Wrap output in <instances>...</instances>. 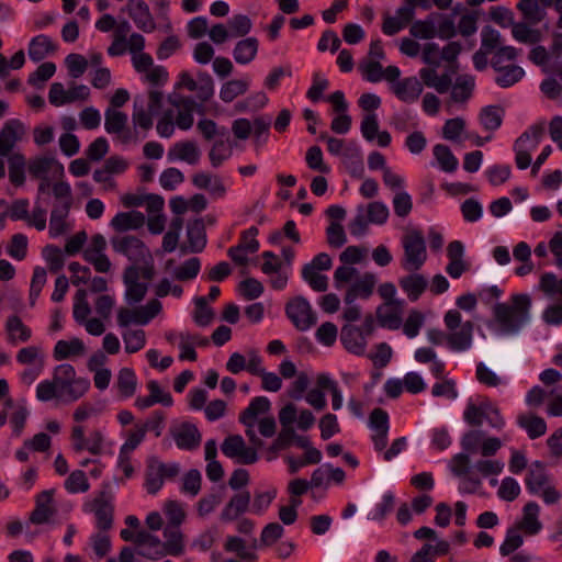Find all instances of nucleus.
<instances>
[{"label":"nucleus","mask_w":562,"mask_h":562,"mask_svg":"<svg viewBox=\"0 0 562 562\" xmlns=\"http://www.w3.org/2000/svg\"><path fill=\"white\" fill-rule=\"evenodd\" d=\"M90 389L87 378H77L75 368L69 363L57 366L52 380H44L36 387V397L41 402L54 398L64 402H75L82 397Z\"/></svg>","instance_id":"nucleus-1"},{"label":"nucleus","mask_w":562,"mask_h":562,"mask_svg":"<svg viewBox=\"0 0 562 562\" xmlns=\"http://www.w3.org/2000/svg\"><path fill=\"white\" fill-rule=\"evenodd\" d=\"M530 307L531 299L528 294H514L512 304L496 303L493 315L503 334L515 335L529 322Z\"/></svg>","instance_id":"nucleus-2"},{"label":"nucleus","mask_w":562,"mask_h":562,"mask_svg":"<svg viewBox=\"0 0 562 562\" xmlns=\"http://www.w3.org/2000/svg\"><path fill=\"white\" fill-rule=\"evenodd\" d=\"M441 49L436 43H426L422 52V60L428 66L419 70V77L423 83L435 89L438 93H446L450 90L451 76L448 72L438 75L442 57Z\"/></svg>","instance_id":"nucleus-3"},{"label":"nucleus","mask_w":562,"mask_h":562,"mask_svg":"<svg viewBox=\"0 0 562 562\" xmlns=\"http://www.w3.org/2000/svg\"><path fill=\"white\" fill-rule=\"evenodd\" d=\"M404 256L402 267L406 271L419 270L427 260L426 240L423 232L417 228L407 229L402 237Z\"/></svg>","instance_id":"nucleus-4"},{"label":"nucleus","mask_w":562,"mask_h":562,"mask_svg":"<svg viewBox=\"0 0 562 562\" xmlns=\"http://www.w3.org/2000/svg\"><path fill=\"white\" fill-rule=\"evenodd\" d=\"M389 214L387 206L380 201L371 202L367 206L359 205L355 218L349 224L350 234L364 235L369 224L382 225L387 221Z\"/></svg>","instance_id":"nucleus-5"},{"label":"nucleus","mask_w":562,"mask_h":562,"mask_svg":"<svg viewBox=\"0 0 562 562\" xmlns=\"http://www.w3.org/2000/svg\"><path fill=\"white\" fill-rule=\"evenodd\" d=\"M179 473V463H164L155 456L149 457L146 463L145 488L148 494L155 495L162 487L165 480H172Z\"/></svg>","instance_id":"nucleus-6"},{"label":"nucleus","mask_w":562,"mask_h":562,"mask_svg":"<svg viewBox=\"0 0 562 562\" xmlns=\"http://www.w3.org/2000/svg\"><path fill=\"white\" fill-rule=\"evenodd\" d=\"M127 114L113 108H108L104 112V128L109 134L116 135L123 145L137 144L139 142V132L132 131L127 126Z\"/></svg>","instance_id":"nucleus-7"},{"label":"nucleus","mask_w":562,"mask_h":562,"mask_svg":"<svg viewBox=\"0 0 562 562\" xmlns=\"http://www.w3.org/2000/svg\"><path fill=\"white\" fill-rule=\"evenodd\" d=\"M285 314L301 331H305L314 326L317 322L316 314L313 312L311 304L304 296H296L285 306Z\"/></svg>","instance_id":"nucleus-8"},{"label":"nucleus","mask_w":562,"mask_h":562,"mask_svg":"<svg viewBox=\"0 0 562 562\" xmlns=\"http://www.w3.org/2000/svg\"><path fill=\"white\" fill-rule=\"evenodd\" d=\"M85 510L94 513L100 530L106 531L112 528L114 508L110 493L101 491L92 502L85 504Z\"/></svg>","instance_id":"nucleus-9"},{"label":"nucleus","mask_w":562,"mask_h":562,"mask_svg":"<svg viewBox=\"0 0 562 562\" xmlns=\"http://www.w3.org/2000/svg\"><path fill=\"white\" fill-rule=\"evenodd\" d=\"M111 245L114 251L122 254L128 260L137 263L150 259V252L145 244L137 237L126 235L122 237H113Z\"/></svg>","instance_id":"nucleus-10"},{"label":"nucleus","mask_w":562,"mask_h":562,"mask_svg":"<svg viewBox=\"0 0 562 562\" xmlns=\"http://www.w3.org/2000/svg\"><path fill=\"white\" fill-rule=\"evenodd\" d=\"M123 12H127L137 29L145 33H150L156 30V22L150 13L148 4L144 0H128Z\"/></svg>","instance_id":"nucleus-11"},{"label":"nucleus","mask_w":562,"mask_h":562,"mask_svg":"<svg viewBox=\"0 0 562 562\" xmlns=\"http://www.w3.org/2000/svg\"><path fill=\"white\" fill-rule=\"evenodd\" d=\"M170 435L179 449L188 451L195 450L202 439L198 427L189 422L172 426L170 428Z\"/></svg>","instance_id":"nucleus-12"},{"label":"nucleus","mask_w":562,"mask_h":562,"mask_svg":"<svg viewBox=\"0 0 562 562\" xmlns=\"http://www.w3.org/2000/svg\"><path fill=\"white\" fill-rule=\"evenodd\" d=\"M25 134V125L18 119L8 120L0 131V156H7Z\"/></svg>","instance_id":"nucleus-13"},{"label":"nucleus","mask_w":562,"mask_h":562,"mask_svg":"<svg viewBox=\"0 0 562 562\" xmlns=\"http://www.w3.org/2000/svg\"><path fill=\"white\" fill-rule=\"evenodd\" d=\"M136 553L149 560H158L166 555L162 542L148 531L140 530L135 536Z\"/></svg>","instance_id":"nucleus-14"},{"label":"nucleus","mask_w":562,"mask_h":562,"mask_svg":"<svg viewBox=\"0 0 562 562\" xmlns=\"http://www.w3.org/2000/svg\"><path fill=\"white\" fill-rule=\"evenodd\" d=\"M54 492L55 490H45L36 495L35 508L30 515V521L35 525H42L49 520L55 515L56 508L54 506Z\"/></svg>","instance_id":"nucleus-15"},{"label":"nucleus","mask_w":562,"mask_h":562,"mask_svg":"<svg viewBox=\"0 0 562 562\" xmlns=\"http://www.w3.org/2000/svg\"><path fill=\"white\" fill-rule=\"evenodd\" d=\"M403 301L385 302L376 308V318L381 327L395 330L402 325Z\"/></svg>","instance_id":"nucleus-16"},{"label":"nucleus","mask_w":562,"mask_h":562,"mask_svg":"<svg viewBox=\"0 0 562 562\" xmlns=\"http://www.w3.org/2000/svg\"><path fill=\"white\" fill-rule=\"evenodd\" d=\"M201 151L193 140H181L175 143L167 153L169 161H186L189 165H196L200 160Z\"/></svg>","instance_id":"nucleus-17"},{"label":"nucleus","mask_w":562,"mask_h":562,"mask_svg":"<svg viewBox=\"0 0 562 562\" xmlns=\"http://www.w3.org/2000/svg\"><path fill=\"white\" fill-rule=\"evenodd\" d=\"M376 278L371 272L363 273L356 282L348 289L345 295V303L352 304L357 299H369L374 290Z\"/></svg>","instance_id":"nucleus-18"},{"label":"nucleus","mask_w":562,"mask_h":562,"mask_svg":"<svg viewBox=\"0 0 562 562\" xmlns=\"http://www.w3.org/2000/svg\"><path fill=\"white\" fill-rule=\"evenodd\" d=\"M340 341L349 352L356 356H362L366 352L367 339L359 327L352 325L342 326Z\"/></svg>","instance_id":"nucleus-19"},{"label":"nucleus","mask_w":562,"mask_h":562,"mask_svg":"<svg viewBox=\"0 0 562 562\" xmlns=\"http://www.w3.org/2000/svg\"><path fill=\"white\" fill-rule=\"evenodd\" d=\"M209 338L203 337L196 333L190 331H181L179 333V348H180V360H196V351L195 346L198 347H206L209 346Z\"/></svg>","instance_id":"nucleus-20"},{"label":"nucleus","mask_w":562,"mask_h":562,"mask_svg":"<svg viewBox=\"0 0 562 562\" xmlns=\"http://www.w3.org/2000/svg\"><path fill=\"white\" fill-rule=\"evenodd\" d=\"M391 89L401 101L413 103L422 94L423 83L416 77H407L394 82Z\"/></svg>","instance_id":"nucleus-21"},{"label":"nucleus","mask_w":562,"mask_h":562,"mask_svg":"<svg viewBox=\"0 0 562 562\" xmlns=\"http://www.w3.org/2000/svg\"><path fill=\"white\" fill-rule=\"evenodd\" d=\"M189 247L181 246L182 252H201L206 245L205 226L202 218H196L187 225Z\"/></svg>","instance_id":"nucleus-22"},{"label":"nucleus","mask_w":562,"mask_h":562,"mask_svg":"<svg viewBox=\"0 0 562 562\" xmlns=\"http://www.w3.org/2000/svg\"><path fill=\"white\" fill-rule=\"evenodd\" d=\"M249 505L250 493L248 491L238 492L231 497L223 508L221 519L223 521L236 520L240 515L245 514L249 509Z\"/></svg>","instance_id":"nucleus-23"},{"label":"nucleus","mask_w":562,"mask_h":562,"mask_svg":"<svg viewBox=\"0 0 562 562\" xmlns=\"http://www.w3.org/2000/svg\"><path fill=\"white\" fill-rule=\"evenodd\" d=\"M494 70L497 72L495 82L501 88H509L520 81L525 76V70L517 65H499V60H492Z\"/></svg>","instance_id":"nucleus-24"},{"label":"nucleus","mask_w":562,"mask_h":562,"mask_svg":"<svg viewBox=\"0 0 562 562\" xmlns=\"http://www.w3.org/2000/svg\"><path fill=\"white\" fill-rule=\"evenodd\" d=\"M540 507L536 502H528L522 509V518L514 526L519 530L525 531L526 535H537L542 529V524L539 520Z\"/></svg>","instance_id":"nucleus-25"},{"label":"nucleus","mask_w":562,"mask_h":562,"mask_svg":"<svg viewBox=\"0 0 562 562\" xmlns=\"http://www.w3.org/2000/svg\"><path fill=\"white\" fill-rule=\"evenodd\" d=\"M341 161L351 177L362 178L364 173L363 157L355 142L347 144Z\"/></svg>","instance_id":"nucleus-26"},{"label":"nucleus","mask_w":562,"mask_h":562,"mask_svg":"<svg viewBox=\"0 0 562 562\" xmlns=\"http://www.w3.org/2000/svg\"><path fill=\"white\" fill-rule=\"evenodd\" d=\"M271 403L266 396L254 397L249 405L240 413L239 422L246 427H255L259 415L267 413Z\"/></svg>","instance_id":"nucleus-27"},{"label":"nucleus","mask_w":562,"mask_h":562,"mask_svg":"<svg viewBox=\"0 0 562 562\" xmlns=\"http://www.w3.org/2000/svg\"><path fill=\"white\" fill-rule=\"evenodd\" d=\"M473 323L464 322L460 328L448 334V347L453 351L468 350L472 345Z\"/></svg>","instance_id":"nucleus-28"},{"label":"nucleus","mask_w":562,"mask_h":562,"mask_svg":"<svg viewBox=\"0 0 562 562\" xmlns=\"http://www.w3.org/2000/svg\"><path fill=\"white\" fill-rule=\"evenodd\" d=\"M145 222V215L139 211L120 212L111 220V226L116 232H126L143 227Z\"/></svg>","instance_id":"nucleus-29"},{"label":"nucleus","mask_w":562,"mask_h":562,"mask_svg":"<svg viewBox=\"0 0 562 562\" xmlns=\"http://www.w3.org/2000/svg\"><path fill=\"white\" fill-rule=\"evenodd\" d=\"M259 42L256 37H247L236 43L233 57L239 65L250 64L257 56Z\"/></svg>","instance_id":"nucleus-30"},{"label":"nucleus","mask_w":562,"mask_h":562,"mask_svg":"<svg viewBox=\"0 0 562 562\" xmlns=\"http://www.w3.org/2000/svg\"><path fill=\"white\" fill-rule=\"evenodd\" d=\"M475 79L472 75L463 74L457 77L454 85L450 86V98L453 102H467L473 94Z\"/></svg>","instance_id":"nucleus-31"},{"label":"nucleus","mask_w":562,"mask_h":562,"mask_svg":"<svg viewBox=\"0 0 562 562\" xmlns=\"http://www.w3.org/2000/svg\"><path fill=\"white\" fill-rule=\"evenodd\" d=\"M57 46L53 41L44 34L33 37L29 44V57L31 60L37 63L43 60L49 54L55 53Z\"/></svg>","instance_id":"nucleus-32"},{"label":"nucleus","mask_w":562,"mask_h":562,"mask_svg":"<svg viewBox=\"0 0 562 562\" xmlns=\"http://www.w3.org/2000/svg\"><path fill=\"white\" fill-rule=\"evenodd\" d=\"M548 475L544 464L541 461H535L525 479V484L530 494H538L541 488L547 486Z\"/></svg>","instance_id":"nucleus-33"},{"label":"nucleus","mask_w":562,"mask_h":562,"mask_svg":"<svg viewBox=\"0 0 562 562\" xmlns=\"http://www.w3.org/2000/svg\"><path fill=\"white\" fill-rule=\"evenodd\" d=\"M449 467L456 476H468V481L473 484L474 490L481 485V480L471 475L470 456L468 453L460 452L453 456Z\"/></svg>","instance_id":"nucleus-34"},{"label":"nucleus","mask_w":562,"mask_h":562,"mask_svg":"<svg viewBox=\"0 0 562 562\" xmlns=\"http://www.w3.org/2000/svg\"><path fill=\"white\" fill-rule=\"evenodd\" d=\"M538 0H520L517 9L521 12L528 24L536 25L546 16V9Z\"/></svg>","instance_id":"nucleus-35"},{"label":"nucleus","mask_w":562,"mask_h":562,"mask_svg":"<svg viewBox=\"0 0 562 562\" xmlns=\"http://www.w3.org/2000/svg\"><path fill=\"white\" fill-rule=\"evenodd\" d=\"M400 286L406 292L408 299L415 302L427 288V280L424 276L412 273L400 280Z\"/></svg>","instance_id":"nucleus-36"},{"label":"nucleus","mask_w":562,"mask_h":562,"mask_svg":"<svg viewBox=\"0 0 562 562\" xmlns=\"http://www.w3.org/2000/svg\"><path fill=\"white\" fill-rule=\"evenodd\" d=\"M154 114L145 109L143 99L135 98L132 113V122L134 128L132 131H138V128L148 132L153 125Z\"/></svg>","instance_id":"nucleus-37"},{"label":"nucleus","mask_w":562,"mask_h":562,"mask_svg":"<svg viewBox=\"0 0 562 562\" xmlns=\"http://www.w3.org/2000/svg\"><path fill=\"white\" fill-rule=\"evenodd\" d=\"M85 352V345L81 339L58 340L54 348V358L57 361L67 359L71 356H80Z\"/></svg>","instance_id":"nucleus-38"},{"label":"nucleus","mask_w":562,"mask_h":562,"mask_svg":"<svg viewBox=\"0 0 562 562\" xmlns=\"http://www.w3.org/2000/svg\"><path fill=\"white\" fill-rule=\"evenodd\" d=\"M517 424L527 431L530 439L539 438L547 431L544 419L536 415H519Z\"/></svg>","instance_id":"nucleus-39"},{"label":"nucleus","mask_w":562,"mask_h":562,"mask_svg":"<svg viewBox=\"0 0 562 562\" xmlns=\"http://www.w3.org/2000/svg\"><path fill=\"white\" fill-rule=\"evenodd\" d=\"M504 110L497 105L484 106L480 114L479 120L486 131H496L503 122Z\"/></svg>","instance_id":"nucleus-40"},{"label":"nucleus","mask_w":562,"mask_h":562,"mask_svg":"<svg viewBox=\"0 0 562 562\" xmlns=\"http://www.w3.org/2000/svg\"><path fill=\"white\" fill-rule=\"evenodd\" d=\"M249 88V81L247 79H233L226 81L221 90L220 98L225 103H229L237 97L243 95Z\"/></svg>","instance_id":"nucleus-41"},{"label":"nucleus","mask_w":562,"mask_h":562,"mask_svg":"<svg viewBox=\"0 0 562 562\" xmlns=\"http://www.w3.org/2000/svg\"><path fill=\"white\" fill-rule=\"evenodd\" d=\"M434 156L438 161L441 170L445 172H453L458 168V159L452 154L451 149L443 144H437L434 146Z\"/></svg>","instance_id":"nucleus-42"},{"label":"nucleus","mask_w":562,"mask_h":562,"mask_svg":"<svg viewBox=\"0 0 562 562\" xmlns=\"http://www.w3.org/2000/svg\"><path fill=\"white\" fill-rule=\"evenodd\" d=\"M164 536L166 541L162 542L164 550H166V554L179 557L183 553V536L178 528L175 529L167 528L164 531Z\"/></svg>","instance_id":"nucleus-43"},{"label":"nucleus","mask_w":562,"mask_h":562,"mask_svg":"<svg viewBox=\"0 0 562 562\" xmlns=\"http://www.w3.org/2000/svg\"><path fill=\"white\" fill-rule=\"evenodd\" d=\"M233 154V148L227 144V139H216L210 151L209 159L213 168H218L225 160H227Z\"/></svg>","instance_id":"nucleus-44"},{"label":"nucleus","mask_w":562,"mask_h":562,"mask_svg":"<svg viewBox=\"0 0 562 562\" xmlns=\"http://www.w3.org/2000/svg\"><path fill=\"white\" fill-rule=\"evenodd\" d=\"M312 265H304L302 268L303 280L317 292H325L328 288V278L319 273Z\"/></svg>","instance_id":"nucleus-45"},{"label":"nucleus","mask_w":562,"mask_h":562,"mask_svg":"<svg viewBox=\"0 0 562 562\" xmlns=\"http://www.w3.org/2000/svg\"><path fill=\"white\" fill-rule=\"evenodd\" d=\"M529 136L527 134H521L514 144V151L516 154L515 160L516 165L519 169H527L531 164L530 151L533 150V147L527 145Z\"/></svg>","instance_id":"nucleus-46"},{"label":"nucleus","mask_w":562,"mask_h":562,"mask_svg":"<svg viewBox=\"0 0 562 562\" xmlns=\"http://www.w3.org/2000/svg\"><path fill=\"white\" fill-rule=\"evenodd\" d=\"M116 385L123 397L133 396L137 386L135 372L130 368L121 369L117 375Z\"/></svg>","instance_id":"nucleus-47"},{"label":"nucleus","mask_w":562,"mask_h":562,"mask_svg":"<svg viewBox=\"0 0 562 562\" xmlns=\"http://www.w3.org/2000/svg\"><path fill=\"white\" fill-rule=\"evenodd\" d=\"M25 158L22 154H13L9 157V179L14 186H22L25 180Z\"/></svg>","instance_id":"nucleus-48"},{"label":"nucleus","mask_w":562,"mask_h":562,"mask_svg":"<svg viewBox=\"0 0 562 562\" xmlns=\"http://www.w3.org/2000/svg\"><path fill=\"white\" fill-rule=\"evenodd\" d=\"M57 164L56 159L52 156H40L30 160L27 170L34 178L47 177L53 166Z\"/></svg>","instance_id":"nucleus-49"},{"label":"nucleus","mask_w":562,"mask_h":562,"mask_svg":"<svg viewBox=\"0 0 562 562\" xmlns=\"http://www.w3.org/2000/svg\"><path fill=\"white\" fill-rule=\"evenodd\" d=\"M194 323L200 327L209 326L214 318V311L207 306V299L204 296H199L194 300Z\"/></svg>","instance_id":"nucleus-50"},{"label":"nucleus","mask_w":562,"mask_h":562,"mask_svg":"<svg viewBox=\"0 0 562 562\" xmlns=\"http://www.w3.org/2000/svg\"><path fill=\"white\" fill-rule=\"evenodd\" d=\"M524 538L521 536V530L513 526L507 529L505 540L501 544L499 552L503 557H507L520 548Z\"/></svg>","instance_id":"nucleus-51"},{"label":"nucleus","mask_w":562,"mask_h":562,"mask_svg":"<svg viewBox=\"0 0 562 562\" xmlns=\"http://www.w3.org/2000/svg\"><path fill=\"white\" fill-rule=\"evenodd\" d=\"M29 240L22 233L14 234L7 246V252L15 260H23L27 255Z\"/></svg>","instance_id":"nucleus-52"},{"label":"nucleus","mask_w":562,"mask_h":562,"mask_svg":"<svg viewBox=\"0 0 562 562\" xmlns=\"http://www.w3.org/2000/svg\"><path fill=\"white\" fill-rule=\"evenodd\" d=\"M90 313L91 308L87 301V291L85 289H79L75 295L72 311L74 318L78 324L82 325Z\"/></svg>","instance_id":"nucleus-53"},{"label":"nucleus","mask_w":562,"mask_h":562,"mask_svg":"<svg viewBox=\"0 0 562 562\" xmlns=\"http://www.w3.org/2000/svg\"><path fill=\"white\" fill-rule=\"evenodd\" d=\"M227 24L232 37H243L247 35L252 27L251 20L245 14L233 15Z\"/></svg>","instance_id":"nucleus-54"},{"label":"nucleus","mask_w":562,"mask_h":562,"mask_svg":"<svg viewBox=\"0 0 562 562\" xmlns=\"http://www.w3.org/2000/svg\"><path fill=\"white\" fill-rule=\"evenodd\" d=\"M90 485L86 473L81 470L72 471L65 481V488L71 493H85L89 490Z\"/></svg>","instance_id":"nucleus-55"},{"label":"nucleus","mask_w":562,"mask_h":562,"mask_svg":"<svg viewBox=\"0 0 562 562\" xmlns=\"http://www.w3.org/2000/svg\"><path fill=\"white\" fill-rule=\"evenodd\" d=\"M125 351L134 353L144 348L146 344V335L143 329L127 330L123 334Z\"/></svg>","instance_id":"nucleus-56"},{"label":"nucleus","mask_w":562,"mask_h":562,"mask_svg":"<svg viewBox=\"0 0 562 562\" xmlns=\"http://www.w3.org/2000/svg\"><path fill=\"white\" fill-rule=\"evenodd\" d=\"M198 131L202 134L204 139L211 140L215 136H221L222 138H228V131L226 127H218L217 124L213 120L202 119L196 124Z\"/></svg>","instance_id":"nucleus-57"},{"label":"nucleus","mask_w":562,"mask_h":562,"mask_svg":"<svg viewBox=\"0 0 562 562\" xmlns=\"http://www.w3.org/2000/svg\"><path fill=\"white\" fill-rule=\"evenodd\" d=\"M482 409L483 419L495 429H502L505 425V420L502 417L499 409L493 405L490 401L482 402L479 405Z\"/></svg>","instance_id":"nucleus-58"},{"label":"nucleus","mask_w":562,"mask_h":562,"mask_svg":"<svg viewBox=\"0 0 562 562\" xmlns=\"http://www.w3.org/2000/svg\"><path fill=\"white\" fill-rule=\"evenodd\" d=\"M47 281V272L43 267H35L33 271V277L30 285V304L31 306L35 305L37 297L41 294L42 289L44 288Z\"/></svg>","instance_id":"nucleus-59"},{"label":"nucleus","mask_w":562,"mask_h":562,"mask_svg":"<svg viewBox=\"0 0 562 562\" xmlns=\"http://www.w3.org/2000/svg\"><path fill=\"white\" fill-rule=\"evenodd\" d=\"M56 71V65L52 61L41 64L37 69L30 75L27 82L31 86L41 88L42 85L50 79Z\"/></svg>","instance_id":"nucleus-60"},{"label":"nucleus","mask_w":562,"mask_h":562,"mask_svg":"<svg viewBox=\"0 0 562 562\" xmlns=\"http://www.w3.org/2000/svg\"><path fill=\"white\" fill-rule=\"evenodd\" d=\"M512 34L520 43L535 44L540 41V32L529 29L528 24L522 22L513 24Z\"/></svg>","instance_id":"nucleus-61"},{"label":"nucleus","mask_w":562,"mask_h":562,"mask_svg":"<svg viewBox=\"0 0 562 562\" xmlns=\"http://www.w3.org/2000/svg\"><path fill=\"white\" fill-rule=\"evenodd\" d=\"M359 70L363 79L369 82H379L383 79V67L378 60H364L360 63Z\"/></svg>","instance_id":"nucleus-62"},{"label":"nucleus","mask_w":562,"mask_h":562,"mask_svg":"<svg viewBox=\"0 0 562 562\" xmlns=\"http://www.w3.org/2000/svg\"><path fill=\"white\" fill-rule=\"evenodd\" d=\"M200 268V259L196 257L190 258L175 270V277L179 281L192 280L199 274Z\"/></svg>","instance_id":"nucleus-63"},{"label":"nucleus","mask_w":562,"mask_h":562,"mask_svg":"<svg viewBox=\"0 0 562 562\" xmlns=\"http://www.w3.org/2000/svg\"><path fill=\"white\" fill-rule=\"evenodd\" d=\"M65 64L69 76L74 79L81 77L88 68V60L82 55L76 53L69 54L65 59Z\"/></svg>","instance_id":"nucleus-64"}]
</instances>
